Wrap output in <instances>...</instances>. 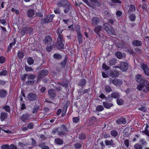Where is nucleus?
<instances>
[{"mask_svg": "<svg viewBox=\"0 0 149 149\" xmlns=\"http://www.w3.org/2000/svg\"><path fill=\"white\" fill-rule=\"evenodd\" d=\"M135 79L139 84L137 85V88L139 91L143 90V91L147 93L149 92V82L145 79L141 74H138L135 75Z\"/></svg>", "mask_w": 149, "mask_h": 149, "instance_id": "1", "label": "nucleus"}, {"mask_svg": "<svg viewBox=\"0 0 149 149\" xmlns=\"http://www.w3.org/2000/svg\"><path fill=\"white\" fill-rule=\"evenodd\" d=\"M107 23H103V25L104 29L109 34L113 35L115 33L113 29L111 26L110 24H114L116 21L114 17L111 18L110 19H107Z\"/></svg>", "mask_w": 149, "mask_h": 149, "instance_id": "2", "label": "nucleus"}, {"mask_svg": "<svg viewBox=\"0 0 149 149\" xmlns=\"http://www.w3.org/2000/svg\"><path fill=\"white\" fill-rule=\"evenodd\" d=\"M55 16V15L54 14L47 15L45 18L44 19H41V24H46L52 22L53 20V18Z\"/></svg>", "mask_w": 149, "mask_h": 149, "instance_id": "3", "label": "nucleus"}, {"mask_svg": "<svg viewBox=\"0 0 149 149\" xmlns=\"http://www.w3.org/2000/svg\"><path fill=\"white\" fill-rule=\"evenodd\" d=\"M38 72L37 77L38 80L44 78L46 77L49 73L48 71L45 69L40 70Z\"/></svg>", "mask_w": 149, "mask_h": 149, "instance_id": "4", "label": "nucleus"}, {"mask_svg": "<svg viewBox=\"0 0 149 149\" xmlns=\"http://www.w3.org/2000/svg\"><path fill=\"white\" fill-rule=\"evenodd\" d=\"M118 67L122 71L125 72L128 69V63L126 61H121L120 64L118 65Z\"/></svg>", "mask_w": 149, "mask_h": 149, "instance_id": "5", "label": "nucleus"}, {"mask_svg": "<svg viewBox=\"0 0 149 149\" xmlns=\"http://www.w3.org/2000/svg\"><path fill=\"white\" fill-rule=\"evenodd\" d=\"M61 131H58V134L60 136H63L65 134V133L68 132L67 127L64 125H62L60 126Z\"/></svg>", "mask_w": 149, "mask_h": 149, "instance_id": "6", "label": "nucleus"}, {"mask_svg": "<svg viewBox=\"0 0 149 149\" xmlns=\"http://www.w3.org/2000/svg\"><path fill=\"white\" fill-rule=\"evenodd\" d=\"M33 29L32 27L28 26L24 27L21 31V35L23 36L27 33H31L33 32Z\"/></svg>", "mask_w": 149, "mask_h": 149, "instance_id": "7", "label": "nucleus"}, {"mask_svg": "<svg viewBox=\"0 0 149 149\" xmlns=\"http://www.w3.org/2000/svg\"><path fill=\"white\" fill-rule=\"evenodd\" d=\"M49 97L52 100H54L56 95V91L53 89H49L48 91Z\"/></svg>", "mask_w": 149, "mask_h": 149, "instance_id": "8", "label": "nucleus"}, {"mask_svg": "<svg viewBox=\"0 0 149 149\" xmlns=\"http://www.w3.org/2000/svg\"><path fill=\"white\" fill-rule=\"evenodd\" d=\"M27 98L30 102L36 101L38 99L36 95L33 93H29L27 96Z\"/></svg>", "mask_w": 149, "mask_h": 149, "instance_id": "9", "label": "nucleus"}, {"mask_svg": "<svg viewBox=\"0 0 149 149\" xmlns=\"http://www.w3.org/2000/svg\"><path fill=\"white\" fill-rule=\"evenodd\" d=\"M69 81L66 79H63L61 82H58V84L59 85L62 86L63 87L66 89L69 87Z\"/></svg>", "mask_w": 149, "mask_h": 149, "instance_id": "10", "label": "nucleus"}, {"mask_svg": "<svg viewBox=\"0 0 149 149\" xmlns=\"http://www.w3.org/2000/svg\"><path fill=\"white\" fill-rule=\"evenodd\" d=\"M141 68L143 70L145 74L148 76H149V68L147 65L143 63L141 64Z\"/></svg>", "mask_w": 149, "mask_h": 149, "instance_id": "11", "label": "nucleus"}, {"mask_svg": "<svg viewBox=\"0 0 149 149\" xmlns=\"http://www.w3.org/2000/svg\"><path fill=\"white\" fill-rule=\"evenodd\" d=\"M109 75L113 78L117 77L118 75V72L116 70H110L108 72Z\"/></svg>", "mask_w": 149, "mask_h": 149, "instance_id": "12", "label": "nucleus"}, {"mask_svg": "<svg viewBox=\"0 0 149 149\" xmlns=\"http://www.w3.org/2000/svg\"><path fill=\"white\" fill-rule=\"evenodd\" d=\"M69 2L67 0H58L57 3V5L59 7H64L66 4H68Z\"/></svg>", "mask_w": 149, "mask_h": 149, "instance_id": "13", "label": "nucleus"}, {"mask_svg": "<svg viewBox=\"0 0 149 149\" xmlns=\"http://www.w3.org/2000/svg\"><path fill=\"white\" fill-rule=\"evenodd\" d=\"M30 114L27 113L23 114L20 117L21 120L24 122H26L30 119Z\"/></svg>", "mask_w": 149, "mask_h": 149, "instance_id": "14", "label": "nucleus"}, {"mask_svg": "<svg viewBox=\"0 0 149 149\" xmlns=\"http://www.w3.org/2000/svg\"><path fill=\"white\" fill-rule=\"evenodd\" d=\"M112 83L115 86H119L123 84V81L120 79L115 78L112 81Z\"/></svg>", "mask_w": 149, "mask_h": 149, "instance_id": "15", "label": "nucleus"}, {"mask_svg": "<svg viewBox=\"0 0 149 149\" xmlns=\"http://www.w3.org/2000/svg\"><path fill=\"white\" fill-rule=\"evenodd\" d=\"M106 146H108L109 147L110 146L114 147L115 146V144L113 142L112 139H111L110 140H106L104 141Z\"/></svg>", "mask_w": 149, "mask_h": 149, "instance_id": "16", "label": "nucleus"}, {"mask_svg": "<svg viewBox=\"0 0 149 149\" xmlns=\"http://www.w3.org/2000/svg\"><path fill=\"white\" fill-rule=\"evenodd\" d=\"M91 24L93 26H96L97 25L99 22L100 21L99 19L97 17H93L91 19Z\"/></svg>", "mask_w": 149, "mask_h": 149, "instance_id": "17", "label": "nucleus"}, {"mask_svg": "<svg viewBox=\"0 0 149 149\" xmlns=\"http://www.w3.org/2000/svg\"><path fill=\"white\" fill-rule=\"evenodd\" d=\"M52 41V39L51 36L50 35L46 36L44 40V42L45 44L50 45L51 44Z\"/></svg>", "mask_w": 149, "mask_h": 149, "instance_id": "18", "label": "nucleus"}, {"mask_svg": "<svg viewBox=\"0 0 149 149\" xmlns=\"http://www.w3.org/2000/svg\"><path fill=\"white\" fill-rule=\"evenodd\" d=\"M63 40H57L56 46L58 49H64V45L63 43Z\"/></svg>", "mask_w": 149, "mask_h": 149, "instance_id": "19", "label": "nucleus"}, {"mask_svg": "<svg viewBox=\"0 0 149 149\" xmlns=\"http://www.w3.org/2000/svg\"><path fill=\"white\" fill-rule=\"evenodd\" d=\"M89 125H95L97 124V119L94 116H92L89 119Z\"/></svg>", "mask_w": 149, "mask_h": 149, "instance_id": "20", "label": "nucleus"}, {"mask_svg": "<svg viewBox=\"0 0 149 149\" xmlns=\"http://www.w3.org/2000/svg\"><path fill=\"white\" fill-rule=\"evenodd\" d=\"M26 14L29 18H32L35 15L34 10L32 9H29L26 12Z\"/></svg>", "mask_w": 149, "mask_h": 149, "instance_id": "21", "label": "nucleus"}, {"mask_svg": "<svg viewBox=\"0 0 149 149\" xmlns=\"http://www.w3.org/2000/svg\"><path fill=\"white\" fill-rule=\"evenodd\" d=\"M116 122V123L118 125L125 124L127 123L126 119L123 117H121L118 119Z\"/></svg>", "mask_w": 149, "mask_h": 149, "instance_id": "22", "label": "nucleus"}, {"mask_svg": "<svg viewBox=\"0 0 149 149\" xmlns=\"http://www.w3.org/2000/svg\"><path fill=\"white\" fill-rule=\"evenodd\" d=\"M132 45L136 47H140L142 45V42L139 40H134L132 42Z\"/></svg>", "mask_w": 149, "mask_h": 149, "instance_id": "23", "label": "nucleus"}, {"mask_svg": "<svg viewBox=\"0 0 149 149\" xmlns=\"http://www.w3.org/2000/svg\"><path fill=\"white\" fill-rule=\"evenodd\" d=\"M116 56L119 59H121L123 58H125V54L124 53H122L120 52H117L115 53Z\"/></svg>", "mask_w": 149, "mask_h": 149, "instance_id": "24", "label": "nucleus"}, {"mask_svg": "<svg viewBox=\"0 0 149 149\" xmlns=\"http://www.w3.org/2000/svg\"><path fill=\"white\" fill-rule=\"evenodd\" d=\"M8 94L7 92L4 89L0 90V97L5 98Z\"/></svg>", "mask_w": 149, "mask_h": 149, "instance_id": "25", "label": "nucleus"}, {"mask_svg": "<svg viewBox=\"0 0 149 149\" xmlns=\"http://www.w3.org/2000/svg\"><path fill=\"white\" fill-rule=\"evenodd\" d=\"M103 106L107 109H109L111 107H112L113 105L112 103H109L107 102H103Z\"/></svg>", "mask_w": 149, "mask_h": 149, "instance_id": "26", "label": "nucleus"}, {"mask_svg": "<svg viewBox=\"0 0 149 149\" xmlns=\"http://www.w3.org/2000/svg\"><path fill=\"white\" fill-rule=\"evenodd\" d=\"M8 116V113L6 112H2L0 115V118L1 121H4L6 119Z\"/></svg>", "mask_w": 149, "mask_h": 149, "instance_id": "27", "label": "nucleus"}, {"mask_svg": "<svg viewBox=\"0 0 149 149\" xmlns=\"http://www.w3.org/2000/svg\"><path fill=\"white\" fill-rule=\"evenodd\" d=\"M87 81L84 79H81L78 83L79 86L83 87L85 86L86 84Z\"/></svg>", "mask_w": 149, "mask_h": 149, "instance_id": "28", "label": "nucleus"}, {"mask_svg": "<svg viewBox=\"0 0 149 149\" xmlns=\"http://www.w3.org/2000/svg\"><path fill=\"white\" fill-rule=\"evenodd\" d=\"M111 96L112 98L117 99L120 97V95L119 93L117 92H112L111 94Z\"/></svg>", "mask_w": 149, "mask_h": 149, "instance_id": "29", "label": "nucleus"}, {"mask_svg": "<svg viewBox=\"0 0 149 149\" xmlns=\"http://www.w3.org/2000/svg\"><path fill=\"white\" fill-rule=\"evenodd\" d=\"M64 7H65V8L64 9V13L65 14L68 13L69 12L70 10V8L71 7L70 6V3L69 2V4H66L65 5V6H64Z\"/></svg>", "mask_w": 149, "mask_h": 149, "instance_id": "30", "label": "nucleus"}, {"mask_svg": "<svg viewBox=\"0 0 149 149\" xmlns=\"http://www.w3.org/2000/svg\"><path fill=\"white\" fill-rule=\"evenodd\" d=\"M102 28V26H99L96 27L94 30L96 34L99 36H100V32Z\"/></svg>", "mask_w": 149, "mask_h": 149, "instance_id": "31", "label": "nucleus"}, {"mask_svg": "<svg viewBox=\"0 0 149 149\" xmlns=\"http://www.w3.org/2000/svg\"><path fill=\"white\" fill-rule=\"evenodd\" d=\"M68 57L67 56H65L64 61L61 62L60 63V65L61 67L63 68H65L66 63L67 61Z\"/></svg>", "mask_w": 149, "mask_h": 149, "instance_id": "32", "label": "nucleus"}, {"mask_svg": "<svg viewBox=\"0 0 149 149\" xmlns=\"http://www.w3.org/2000/svg\"><path fill=\"white\" fill-rule=\"evenodd\" d=\"M55 143L57 145H61L63 144V140L59 138H57L55 139Z\"/></svg>", "mask_w": 149, "mask_h": 149, "instance_id": "33", "label": "nucleus"}, {"mask_svg": "<svg viewBox=\"0 0 149 149\" xmlns=\"http://www.w3.org/2000/svg\"><path fill=\"white\" fill-rule=\"evenodd\" d=\"M77 36L78 40V42L79 44L82 43L83 41V37L81 33H77Z\"/></svg>", "mask_w": 149, "mask_h": 149, "instance_id": "34", "label": "nucleus"}, {"mask_svg": "<svg viewBox=\"0 0 149 149\" xmlns=\"http://www.w3.org/2000/svg\"><path fill=\"white\" fill-rule=\"evenodd\" d=\"M17 41V39L16 38H14L13 40V41L10 43L8 47V51H9L11 49L13 45H15Z\"/></svg>", "mask_w": 149, "mask_h": 149, "instance_id": "35", "label": "nucleus"}, {"mask_svg": "<svg viewBox=\"0 0 149 149\" xmlns=\"http://www.w3.org/2000/svg\"><path fill=\"white\" fill-rule=\"evenodd\" d=\"M125 136L128 137L130 134L131 131L130 130L129 127H126L124 130Z\"/></svg>", "mask_w": 149, "mask_h": 149, "instance_id": "36", "label": "nucleus"}, {"mask_svg": "<svg viewBox=\"0 0 149 149\" xmlns=\"http://www.w3.org/2000/svg\"><path fill=\"white\" fill-rule=\"evenodd\" d=\"M139 142L140 144L142 145L143 147L144 146H146L147 145V141L144 139H141L139 140Z\"/></svg>", "mask_w": 149, "mask_h": 149, "instance_id": "37", "label": "nucleus"}, {"mask_svg": "<svg viewBox=\"0 0 149 149\" xmlns=\"http://www.w3.org/2000/svg\"><path fill=\"white\" fill-rule=\"evenodd\" d=\"M27 61L29 65H31L34 63V61L32 57H29L27 58Z\"/></svg>", "mask_w": 149, "mask_h": 149, "instance_id": "38", "label": "nucleus"}, {"mask_svg": "<svg viewBox=\"0 0 149 149\" xmlns=\"http://www.w3.org/2000/svg\"><path fill=\"white\" fill-rule=\"evenodd\" d=\"M40 148H41V149H49V147L45 145V143L44 142L41 143L38 145Z\"/></svg>", "mask_w": 149, "mask_h": 149, "instance_id": "39", "label": "nucleus"}, {"mask_svg": "<svg viewBox=\"0 0 149 149\" xmlns=\"http://www.w3.org/2000/svg\"><path fill=\"white\" fill-rule=\"evenodd\" d=\"M136 10L135 6L133 5H131L129 7V10L128 12V14L130 13L131 12L135 11Z\"/></svg>", "mask_w": 149, "mask_h": 149, "instance_id": "40", "label": "nucleus"}, {"mask_svg": "<svg viewBox=\"0 0 149 149\" xmlns=\"http://www.w3.org/2000/svg\"><path fill=\"white\" fill-rule=\"evenodd\" d=\"M17 57L20 59L22 58L24 56L23 51H19L17 52Z\"/></svg>", "mask_w": 149, "mask_h": 149, "instance_id": "41", "label": "nucleus"}, {"mask_svg": "<svg viewBox=\"0 0 149 149\" xmlns=\"http://www.w3.org/2000/svg\"><path fill=\"white\" fill-rule=\"evenodd\" d=\"M117 60L113 58H111L109 61V65L110 66L114 65L116 63Z\"/></svg>", "mask_w": 149, "mask_h": 149, "instance_id": "42", "label": "nucleus"}, {"mask_svg": "<svg viewBox=\"0 0 149 149\" xmlns=\"http://www.w3.org/2000/svg\"><path fill=\"white\" fill-rule=\"evenodd\" d=\"M70 104V101H67L63 107L62 111L66 112L67 108L69 107Z\"/></svg>", "mask_w": 149, "mask_h": 149, "instance_id": "43", "label": "nucleus"}, {"mask_svg": "<svg viewBox=\"0 0 149 149\" xmlns=\"http://www.w3.org/2000/svg\"><path fill=\"white\" fill-rule=\"evenodd\" d=\"M104 90L107 93H109L112 91L111 88L108 85H105L104 86Z\"/></svg>", "mask_w": 149, "mask_h": 149, "instance_id": "44", "label": "nucleus"}, {"mask_svg": "<svg viewBox=\"0 0 149 149\" xmlns=\"http://www.w3.org/2000/svg\"><path fill=\"white\" fill-rule=\"evenodd\" d=\"M102 69L105 71H107L110 69V67L107 65L105 62L103 63L102 65Z\"/></svg>", "mask_w": 149, "mask_h": 149, "instance_id": "45", "label": "nucleus"}, {"mask_svg": "<svg viewBox=\"0 0 149 149\" xmlns=\"http://www.w3.org/2000/svg\"><path fill=\"white\" fill-rule=\"evenodd\" d=\"M53 57L54 58L59 60L61 59L62 58V56L61 55L55 53L53 55Z\"/></svg>", "mask_w": 149, "mask_h": 149, "instance_id": "46", "label": "nucleus"}, {"mask_svg": "<svg viewBox=\"0 0 149 149\" xmlns=\"http://www.w3.org/2000/svg\"><path fill=\"white\" fill-rule=\"evenodd\" d=\"M86 136L84 133H81L79 134V138L80 140H84L85 139Z\"/></svg>", "mask_w": 149, "mask_h": 149, "instance_id": "47", "label": "nucleus"}, {"mask_svg": "<svg viewBox=\"0 0 149 149\" xmlns=\"http://www.w3.org/2000/svg\"><path fill=\"white\" fill-rule=\"evenodd\" d=\"M123 100L120 98H119L116 100L117 104L119 105H121L124 103Z\"/></svg>", "mask_w": 149, "mask_h": 149, "instance_id": "48", "label": "nucleus"}, {"mask_svg": "<svg viewBox=\"0 0 149 149\" xmlns=\"http://www.w3.org/2000/svg\"><path fill=\"white\" fill-rule=\"evenodd\" d=\"M36 78V75L33 74H31L29 75H28L27 79L28 80L32 79L33 80L35 79Z\"/></svg>", "mask_w": 149, "mask_h": 149, "instance_id": "49", "label": "nucleus"}, {"mask_svg": "<svg viewBox=\"0 0 149 149\" xmlns=\"http://www.w3.org/2000/svg\"><path fill=\"white\" fill-rule=\"evenodd\" d=\"M111 134L112 136L116 137L118 135V133L116 130H113L111 131Z\"/></svg>", "mask_w": 149, "mask_h": 149, "instance_id": "50", "label": "nucleus"}, {"mask_svg": "<svg viewBox=\"0 0 149 149\" xmlns=\"http://www.w3.org/2000/svg\"><path fill=\"white\" fill-rule=\"evenodd\" d=\"M82 147V145L79 143H77L74 144V148L75 149H80Z\"/></svg>", "mask_w": 149, "mask_h": 149, "instance_id": "51", "label": "nucleus"}, {"mask_svg": "<svg viewBox=\"0 0 149 149\" xmlns=\"http://www.w3.org/2000/svg\"><path fill=\"white\" fill-rule=\"evenodd\" d=\"M2 108L4 109L5 111L9 113L10 112L11 109L9 106L6 105L3 106Z\"/></svg>", "mask_w": 149, "mask_h": 149, "instance_id": "52", "label": "nucleus"}, {"mask_svg": "<svg viewBox=\"0 0 149 149\" xmlns=\"http://www.w3.org/2000/svg\"><path fill=\"white\" fill-rule=\"evenodd\" d=\"M134 148L135 149H143V146L139 143H137L135 144Z\"/></svg>", "mask_w": 149, "mask_h": 149, "instance_id": "53", "label": "nucleus"}, {"mask_svg": "<svg viewBox=\"0 0 149 149\" xmlns=\"http://www.w3.org/2000/svg\"><path fill=\"white\" fill-rule=\"evenodd\" d=\"M24 67L25 71L27 72L33 71L34 70V69L33 68H32L29 67L26 64L25 65Z\"/></svg>", "mask_w": 149, "mask_h": 149, "instance_id": "54", "label": "nucleus"}, {"mask_svg": "<svg viewBox=\"0 0 149 149\" xmlns=\"http://www.w3.org/2000/svg\"><path fill=\"white\" fill-rule=\"evenodd\" d=\"M54 46V45H51L50 46H49L48 45H47L46 48V51L48 52H50L53 48V47Z\"/></svg>", "mask_w": 149, "mask_h": 149, "instance_id": "55", "label": "nucleus"}, {"mask_svg": "<svg viewBox=\"0 0 149 149\" xmlns=\"http://www.w3.org/2000/svg\"><path fill=\"white\" fill-rule=\"evenodd\" d=\"M129 17L130 20L132 21H134L136 18L135 15L133 14L130 15L129 16Z\"/></svg>", "mask_w": 149, "mask_h": 149, "instance_id": "56", "label": "nucleus"}, {"mask_svg": "<svg viewBox=\"0 0 149 149\" xmlns=\"http://www.w3.org/2000/svg\"><path fill=\"white\" fill-rule=\"evenodd\" d=\"M8 72L7 70H3L0 72V76H5L8 74Z\"/></svg>", "mask_w": 149, "mask_h": 149, "instance_id": "57", "label": "nucleus"}, {"mask_svg": "<svg viewBox=\"0 0 149 149\" xmlns=\"http://www.w3.org/2000/svg\"><path fill=\"white\" fill-rule=\"evenodd\" d=\"M104 109V108L102 106L100 105L98 106L96 108V111H103Z\"/></svg>", "mask_w": 149, "mask_h": 149, "instance_id": "58", "label": "nucleus"}, {"mask_svg": "<svg viewBox=\"0 0 149 149\" xmlns=\"http://www.w3.org/2000/svg\"><path fill=\"white\" fill-rule=\"evenodd\" d=\"M75 30L77 32V33H81L80 32V25L77 24L75 26Z\"/></svg>", "mask_w": 149, "mask_h": 149, "instance_id": "59", "label": "nucleus"}, {"mask_svg": "<svg viewBox=\"0 0 149 149\" xmlns=\"http://www.w3.org/2000/svg\"><path fill=\"white\" fill-rule=\"evenodd\" d=\"M134 50L139 55L142 54V50L141 49H140L136 47L134 49Z\"/></svg>", "mask_w": 149, "mask_h": 149, "instance_id": "60", "label": "nucleus"}, {"mask_svg": "<svg viewBox=\"0 0 149 149\" xmlns=\"http://www.w3.org/2000/svg\"><path fill=\"white\" fill-rule=\"evenodd\" d=\"M35 81L32 80H29L26 82V84L27 85H33L35 83Z\"/></svg>", "mask_w": 149, "mask_h": 149, "instance_id": "61", "label": "nucleus"}, {"mask_svg": "<svg viewBox=\"0 0 149 149\" xmlns=\"http://www.w3.org/2000/svg\"><path fill=\"white\" fill-rule=\"evenodd\" d=\"M6 61V58L3 56H0V63L1 64H2L5 62Z\"/></svg>", "mask_w": 149, "mask_h": 149, "instance_id": "62", "label": "nucleus"}, {"mask_svg": "<svg viewBox=\"0 0 149 149\" xmlns=\"http://www.w3.org/2000/svg\"><path fill=\"white\" fill-rule=\"evenodd\" d=\"M18 146L20 147V148H22V149H23L26 146V144L21 142H19L18 143Z\"/></svg>", "mask_w": 149, "mask_h": 149, "instance_id": "63", "label": "nucleus"}, {"mask_svg": "<svg viewBox=\"0 0 149 149\" xmlns=\"http://www.w3.org/2000/svg\"><path fill=\"white\" fill-rule=\"evenodd\" d=\"M80 120L79 116L74 117L73 118V121L74 123H77Z\"/></svg>", "mask_w": 149, "mask_h": 149, "instance_id": "64", "label": "nucleus"}]
</instances>
